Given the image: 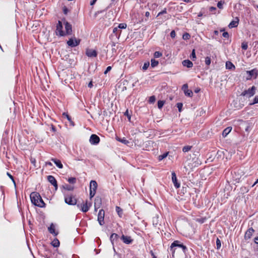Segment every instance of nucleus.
I'll return each instance as SVG.
<instances>
[{"mask_svg":"<svg viewBox=\"0 0 258 258\" xmlns=\"http://www.w3.org/2000/svg\"><path fill=\"white\" fill-rule=\"evenodd\" d=\"M241 48L243 50H246L248 48V45L247 42H242L241 44Z\"/></svg>","mask_w":258,"mask_h":258,"instance_id":"obj_47","label":"nucleus"},{"mask_svg":"<svg viewBox=\"0 0 258 258\" xmlns=\"http://www.w3.org/2000/svg\"><path fill=\"white\" fill-rule=\"evenodd\" d=\"M63 188L67 190L72 191L74 189V187L68 184H66L62 186Z\"/></svg>","mask_w":258,"mask_h":258,"instance_id":"obj_30","label":"nucleus"},{"mask_svg":"<svg viewBox=\"0 0 258 258\" xmlns=\"http://www.w3.org/2000/svg\"><path fill=\"white\" fill-rule=\"evenodd\" d=\"M224 2L222 1H220L217 3V7L220 9H222L223 8V4Z\"/></svg>","mask_w":258,"mask_h":258,"instance_id":"obj_46","label":"nucleus"},{"mask_svg":"<svg viewBox=\"0 0 258 258\" xmlns=\"http://www.w3.org/2000/svg\"><path fill=\"white\" fill-rule=\"evenodd\" d=\"M256 103H258V95L256 96L253 101V102L252 103H250V105L254 104Z\"/></svg>","mask_w":258,"mask_h":258,"instance_id":"obj_51","label":"nucleus"},{"mask_svg":"<svg viewBox=\"0 0 258 258\" xmlns=\"http://www.w3.org/2000/svg\"><path fill=\"white\" fill-rule=\"evenodd\" d=\"M116 212L118 214L119 217H121L123 214V211L122 209L120 208L119 207L116 206Z\"/></svg>","mask_w":258,"mask_h":258,"instance_id":"obj_29","label":"nucleus"},{"mask_svg":"<svg viewBox=\"0 0 258 258\" xmlns=\"http://www.w3.org/2000/svg\"><path fill=\"white\" fill-rule=\"evenodd\" d=\"M80 41L81 40L80 39H77L74 37V38L69 39L67 41V44L71 47H74L79 45Z\"/></svg>","mask_w":258,"mask_h":258,"instance_id":"obj_6","label":"nucleus"},{"mask_svg":"<svg viewBox=\"0 0 258 258\" xmlns=\"http://www.w3.org/2000/svg\"><path fill=\"white\" fill-rule=\"evenodd\" d=\"M38 204H39V205H40V206H38V207H41V208L44 207L45 206V204L43 202V201L41 197H40V198H39Z\"/></svg>","mask_w":258,"mask_h":258,"instance_id":"obj_34","label":"nucleus"},{"mask_svg":"<svg viewBox=\"0 0 258 258\" xmlns=\"http://www.w3.org/2000/svg\"><path fill=\"white\" fill-rule=\"evenodd\" d=\"M226 68L228 70H233L235 69V66L229 61L226 62Z\"/></svg>","mask_w":258,"mask_h":258,"instance_id":"obj_24","label":"nucleus"},{"mask_svg":"<svg viewBox=\"0 0 258 258\" xmlns=\"http://www.w3.org/2000/svg\"><path fill=\"white\" fill-rule=\"evenodd\" d=\"M64 24L65 26L66 31L64 32L66 34V35H69L72 34V25L70 24L68 22L64 21Z\"/></svg>","mask_w":258,"mask_h":258,"instance_id":"obj_11","label":"nucleus"},{"mask_svg":"<svg viewBox=\"0 0 258 258\" xmlns=\"http://www.w3.org/2000/svg\"><path fill=\"white\" fill-rule=\"evenodd\" d=\"M149 16H150V12H146L145 13V16L146 17L148 18Z\"/></svg>","mask_w":258,"mask_h":258,"instance_id":"obj_64","label":"nucleus"},{"mask_svg":"<svg viewBox=\"0 0 258 258\" xmlns=\"http://www.w3.org/2000/svg\"><path fill=\"white\" fill-rule=\"evenodd\" d=\"M86 54L90 57H96L97 55V52L92 49H87L86 51Z\"/></svg>","mask_w":258,"mask_h":258,"instance_id":"obj_14","label":"nucleus"},{"mask_svg":"<svg viewBox=\"0 0 258 258\" xmlns=\"http://www.w3.org/2000/svg\"><path fill=\"white\" fill-rule=\"evenodd\" d=\"M232 127H228L226 128H225L222 133V136L223 137H226L229 133L231 131Z\"/></svg>","mask_w":258,"mask_h":258,"instance_id":"obj_26","label":"nucleus"},{"mask_svg":"<svg viewBox=\"0 0 258 258\" xmlns=\"http://www.w3.org/2000/svg\"><path fill=\"white\" fill-rule=\"evenodd\" d=\"M247 73L248 74V77L250 78L252 77L256 78L258 74V71L256 69H254L251 71H247Z\"/></svg>","mask_w":258,"mask_h":258,"instance_id":"obj_17","label":"nucleus"},{"mask_svg":"<svg viewBox=\"0 0 258 258\" xmlns=\"http://www.w3.org/2000/svg\"><path fill=\"white\" fill-rule=\"evenodd\" d=\"M63 12L64 14H67L68 12V10L66 7H64L63 9Z\"/></svg>","mask_w":258,"mask_h":258,"instance_id":"obj_58","label":"nucleus"},{"mask_svg":"<svg viewBox=\"0 0 258 258\" xmlns=\"http://www.w3.org/2000/svg\"><path fill=\"white\" fill-rule=\"evenodd\" d=\"M51 160L55 163V164L58 168H59L60 169H61L63 168V165L61 163L60 160L55 159V158H52L51 159Z\"/></svg>","mask_w":258,"mask_h":258,"instance_id":"obj_21","label":"nucleus"},{"mask_svg":"<svg viewBox=\"0 0 258 258\" xmlns=\"http://www.w3.org/2000/svg\"><path fill=\"white\" fill-rule=\"evenodd\" d=\"M121 32V30L117 27H114L113 29V33L115 34L116 37L119 38Z\"/></svg>","mask_w":258,"mask_h":258,"instance_id":"obj_25","label":"nucleus"},{"mask_svg":"<svg viewBox=\"0 0 258 258\" xmlns=\"http://www.w3.org/2000/svg\"><path fill=\"white\" fill-rule=\"evenodd\" d=\"M62 29L63 26L62 22L60 21H58L56 29V34L57 35H59V36H64L66 35L65 32L62 30Z\"/></svg>","mask_w":258,"mask_h":258,"instance_id":"obj_4","label":"nucleus"},{"mask_svg":"<svg viewBox=\"0 0 258 258\" xmlns=\"http://www.w3.org/2000/svg\"><path fill=\"white\" fill-rule=\"evenodd\" d=\"M254 241L255 243L258 244V236L254 238Z\"/></svg>","mask_w":258,"mask_h":258,"instance_id":"obj_63","label":"nucleus"},{"mask_svg":"<svg viewBox=\"0 0 258 258\" xmlns=\"http://www.w3.org/2000/svg\"><path fill=\"white\" fill-rule=\"evenodd\" d=\"M182 106L183 105L182 103L179 102L176 104V106L178 108V111L179 112L181 111Z\"/></svg>","mask_w":258,"mask_h":258,"instance_id":"obj_48","label":"nucleus"},{"mask_svg":"<svg viewBox=\"0 0 258 258\" xmlns=\"http://www.w3.org/2000/svg\"><path fill=\"white\" fill-rule=\"evenodd\" d=\"M236 20L232 21L229 24V27L230 28L236 27L238 25L239 19L237 17L235 18Z\"/></svg>","mask_w":258,"mask_h":258,"instance_id":"obj_19","label":"nucleus"},{"mask_svg":"<svg viewBox=\"0 0 258 258\" xmlns=\"http://www.w3.org/2000/svg\"><path fill=\"white\" fill-rule=\"evenodd\" d=\"M7 174L8 175V176L12 180V181H13V182L14 183H15V180H14V177L9 172H7Z\"/></svg>","mask_w":258,"mask_h":258,"instance_id":"obj_55","label":"nucleus"},{"mask_svg":"<svg viewBox=\"0 0 258 258\" xmlns=\"http://www.w3.org/2000/svg\"><path fill=\"white\" fill-rule=\"evenodd\" d=\"M51 244L54 247H57L59 246V241L57 238H55L52 242Z\"/></svg>","mask_w":258,"mask_h":258,"instance_id":"obj_28","label":"nucleus"},{"mask_svg":"<svg viewBox=\"0 0 258 258\" xmlns=\"http://www.w3.org/2000/svg\"><path fill=\"white\" fill-rule=\"evenodd\" d=\"M256 90V88L254 86L251 87L250 88H249L248 90H244L241 94V95L243 96H246L248 97H250L252 96L255 94V91Z\"/></svg>","mask_w":258,"mask_h":258,"instance_id":"obj_3","label":"nucleus"},{"mask_svg":"<svg viewBox=\"0 0 258 258\" xmlns=\"http://www.w3.org/2000/svg\"><path fill=\"white\" fill-rule=\"evenodd\" d=\"M116 140L118 141H119V142H121V143H123V144H124L125 145H127L129 143V141L128 140H126L124 138H123L122 139H121V138H119L117 137L116 138Z\"/></svg>","mask_w":258,"mask_h":258,"instance_id":"obj_31","label":"nucleus"},{"mask_svg":"<svg viewBox=\"0 0 258 258\" xmlns=\"http://www.w3.org/2000/svg\"><path fill=\"white\" fill-rule=\"evenodd\" d=\"M176 36V33L174 30H172L170 33V36L171 38H174Z\"/></svg>","mask_w":258,"mask_h":258,"instance_id":"obj_53","label":"nucleus"},{"mask_svg":"<svg viewBox=\"0 0 258 258\" xmlns=\"http://www.w3.org/2000/svg\"><path fill=\"white\" fill-rule=\"evenodd\" d=\"M162 54L160 51H155L154 54V56L156 58L160 57L162 56Z\"/></svg>","mask_w":258,"mask_h":258,"instance_id":"obj_45","label":"nucleus"},{"mask_svg":"<svg viewBox=\"0 0 258 258\" xmlns=\"http://www.w3.org/2000/svg\"><path fill=\"white\" fill-rule=\"evenodd\" d=\"M190 58L191 59H192V60H194V59H195L196 58V52H195V49H193L191 52V53L190 54Z\"/></svg>","mask_w":258,"mask_h":258,"instance_id":"obj_49","label":"nucleus"},{"mask_svg":"<svg viewBox=\"0 0 258 258\" xmlns=\"http://www.w3.org/2000/svg\"><path fill=\"white\" fill-rule=\"evenodd\" d=\"M165 13H166V10H164L163 11H162V12H160L159 14H158V16L160 15H162L163 14H165Z\"/></svg>","mask_w":258,"mask_h":258,"instance_id":"obj_61","label":"nucleus"},{"mask_svg":"<svg viewBox=\"0 0 258 258\" xmlns=\"http://www.w3.org/2000/svg\"><path fill=\"white\" fill-rule=\"evenodd\" d=\"M96 1H97V0H92L90 2V5H91V6L94 5L95 4V3L96 2Z\"/></svg>","mask_w":258,"mask_h":258,"instance_id":"obj_60","label":"nucleus"},{"mask_svg":"<svg viewBox=\"0 0 258 258\" xmlns=\"http://www.w3.org/2000/svg\"><path fill=\"white\" fill-rule=\"evenodd\" d=\"M70 183L74 184L76 182V178L75 177L69 178L68 180Z\"/></svg>","mask_w":258,"mask_h":258,"instance_id":"obj_40","label":"nucleus"},{"mask_svg":"<svg viewBox=\"0 0 258 258\" xmlns=\"http://www.w3.org/2000/svg\"><path fill=\"white\" fill-rule=\"evenodd\" d=\"M209 10H210V11H211V12H213V11H214L216 10V7H210V8H209Z\"/></svg>","mask_w":258,"mask_h":258,"instance_id":"obj_57","label":"nucleus"},{"mask_svg":"<svg viewBox=\"0 0 258 258\" xmlns=\"http://www.w3.org/2000/svg\"><path fill=\"white\" fill-rule=\"evenodd\" d=\"M211 58L209 56H207L205 58V63L207 66H209L211 64Z\"/></svg>","mask_w":258,"mask_h":258,"instance_id":"obj_42","label":"nucleus"},{"mask_svg":"<svg viewBox=\"0 0 258 258\" xmlns=\"http://www.w3.org/2000/svg\"><path fill=\"white\" fill-rule=\"evenodd\" d=\"M222 36L224 38H228L229 37V34L228 32H223V33L222 34Z\"/></svg>","mask_w":258,"mask_h":258,"instance_id":"obj_56","label":"nucleus"},{"mask_svg":"<svg viewBox=\"0 0 258 258\" xmlns=\"http://www.w3.org/2000/svg\"><path fill=\"white\" fill-rule=\"evenodd\" d=\"M65 203L69 205H77V199L75 196L73 194H66L64 195Z\"/></svg>","mask_w":258,"mask_h":258,"instance_id":"obj_1","label":"nucleus"},{"mask_svg":"<svg viewBox=\"0 0 258 258\" xmlns=\"http://www.w3.org/2000/svg\"><path fill=\"white\" fill-rule=\"evenodd\" d=\"M104 11L105 10H103V11H98V12H96L95 13V17H96L98 14L103 13V12H104Z\"/></svg>","mask_w":258,"mask_h":258,"instance_id":"obj_59","label":"nucleus"},{"mask_svg":"<svg viewBox=\"0 0 258 258\" xmlns=\"http://www.w3.org/2000/svg\"><path fill=\"white\" fill-rule=\"evenodd\" d=\"M156 97L155 96H151L149 97L148 102L149 103H154L155 102Z\"/></svg>","mask_w":258,"mask_h":258,"instance_id":"obj_37","label":"nucleus"},{"mask_svg":"<svg viewBox=\"0 0 258 258\" xmlns=\"http://www.w3.org/2000/svg\"><path fill=\"white\" fill-rule=\"evenodd\" d=\"M176 246L181 248L182 249V250H183L184 253H185L187 250L186 246L185 245H184L182 243H180V242L178 240L174 241L172 243V244L170 246V248H173L174 247H176Z\"/></svg>","mask_w":258,"mask_h":258,"instance_id":"obj_5","label":"nucleus"},{"mask_svg":"<svg viewBox=\"0 0 258 258\" xmlns=\"http://www.w3.org/2000/svg\"><path fill=\"white\" fill-rule=\"evenodd\" d=\"M254 232V230L252 227L249 228L245 233L244 239L246 240L249 239L251 237Z\"/></svg>","mask_w":258,"mask_h":258,"instance_id":"obj_13","label":"nucleus"},{"mask_svg":"<svg viewBox=\"0 0 258 258\" xmlns=\"http://www.w3.org/2000/svg\"><path fill=\"white\" fill-rule=\"evenodd\" d=\"M62 116H64V117H66L67 119L70 122V123L73 125H74V122L72 121V119H71V116H69V115L66 113V112H63L62 113Z\"/></svg>","mask_w":258,"mask_h":258,"instance_id":"obj_32","label":"nucleus"},{"mask_svg":"<svg viewBox=\"0 0 258 258\" xmlns=\"http://www.w3.org/2000/svg\"><path fill=\"white\" fill-rule=\"evenodd\" d=\"M100 141V138L95 134H92L89 139V142L92 145H97Z\"/></svg>","mask_w":258,"mask_h":258,"instance_id":"obj_9","label":"nucleus"},{"mask_svg":"<svg viewBox=\"0 0 258 258\" xmlns=\"http://www.w3.org/2000/svg\"><path fill=\"white\" fill-rule=\"evenodd\" d=\"M97 183L95 180H91L90 183V190L96 191Z\"/></svg>","mask_w":258,"mask_h":258,"instance_id":"obj_22","label":"nucleus"},{"mask_svg":"<svg viewBox=\"0 0 258 258\" xmlns=\"http://www.w3.org/2000/svg\"><path fill=\"white\" fill-rule=\"evenodd\" d=\"M88 86V87H89L90 88L93 87V83H92V81H91L89 83Z\"/></svg>","mask_w":258,"mask_h":258,"instance_id":"obj_62","label":"nucleus"},{"mask_svg":"<svg viewBox=\"0 0 258 258\" xmlns=\"http://www.w3.org/2000/svg\"><path fill=\"white\" fill-rule=\"evenodd\" d=\"M104 215L105 211L103 209H101L100 210H99V213L98 214L97 220L101 226H102L104 224Z\"/></svg>","mask_w":258,"mask_h":258,"instance_id":"obj_8","label":"nucleus"},{"mask_svg":"<svg viewBox=\"0 0 258 258\" xmlns=\"http://www.w3.org/2000/svg\"><path fill=\"white\" fill-rule=\"evenodd\" d=\"M77 206L78 208L80 209L82 212L86 213L88 211L89 208L91 206V204H89V206H88V201H86L85 203H82L81 204H77Z\"/></svg>","mask_w":258,"mask_h":258,"instance_id":"obj_7","label":"nucleus"},{"mask_svg":"<svg viewBox=\"0 0 258 258\" xmlns=\"http://www.w3.org/2000/svg\"><path fill=\"white\" fill-rule=\"evenodd\" d=\"M102 204V200L101 198L97 197L95 198V202H94V208H99Z\"/></svg>","mask_w":258,"mask_h":258,"instance_id":"obj_18","label":"nucleus"},{"mask_svg":"<svg viewBox=\"0 0 258 258\" xmlns=\"http://www.w3.org/2000/svg\"><path fill=\"white\" fill-rule=\"evenodd\" d=\"M48 181L54 186L55 190H56L58 188L57 182L54 177L52 175H48L47 177Z\"/></svg>","mask_w":258,"mask_h":258,"instance_id":"obj_10","label":"nucleus"},{"mask_svg":"<svg viewBox=\"0 0 258 258\" xmlns=\"http://www.w3.org/2000/svg\"><path fill=\"white\" fill-rule=\"evenodd\" d=\"M126 24L125 23H120L119 24L118 26L117 27L120 30L122 29H125L126 28Z\"/></svg>","mask_w":258,"mask_h":258,"instance_id":"obj_39","label":"nucleus"},{"mask_svg":"<svg viewBox=\"0 0 258 258\" xmlns=\"http://www.w3.org/2000/svg\"><path fill=\"white\" fill-rule=\"evenodd\" d=\"M119 236L116 233H112L110 236V240L112 244H113V241L117 240Z\"/></svg>","mask_w":258,"mask_h":258,"instance_id":"obj_27","label":"nucleus"},{"mask_svg":"<svg viewBox=\"0 0 258 258\" xmlns=\"http://www.w3.org/2000/svg\"><path fill=\"white\" fill-rule=\"evenodd\" d=\"M164 103H165V101H164L159 100L158 101V103H157L158 108L159 109H161L163 107Z\"/></svg>","mask_w":258,"mask_h":258,"instance_id":"obj_35","label":"nucleus"},{"mask_svg":"<svg viewBox=\"0 0 258 258\" xmlns=\"http://www.w3.org/2000/svg\"><path fill=\"white\" fill-rule=\"evenodd\" d=\"M182 89L183 91L184 94L188 97H191L193 95L192 91L191 90L188 89V85L185 84H184L182 87Z\"/></svg>","mask_w":258,"mask_h":258,"instance_id":"obj_12","label":"nucleus"},{"mask_svg":"<svg viewBox=\"0 0 258 258\" xmlns=\"http://www.w3.org/2000/svg\"><path fill=\"white\" fill-rule=\"evenodd\" d=\"M111 66H108L107 67L106 70L105 71V72H104V74H106L108 72H109L111 70Z\"/></svg>","mask_w":258,"mask_h":258,"instance_id":"obj_54","label":"nucleus"},{"mask_svg":"<svg viewBox=\"0 0 258 258\" xmlns=\"http://www.w3.org/2000/svg\"><path fill=\"white\" fill-rule=\"evenodd\" d=\"M149 66H150V63L149 61L145 62L144 63V65L142 68L143 70H146L149 68Z\"/></svg>","mask_w":258,"mask_h":258,"instance_id":"obj_43","label":"nucleus"},{"mask_svg":"<svg viewBox=\"0 0 258 258\" xmlns=\"http://www.w3.org/2000/svg\"><path fill=\"white\" fill-rule=\"evenodd\" d=\"M120 239L123 241V243L126 244H131L133 241V239H132L131 236H125L123 234L122 235V236L120 237Z\"/></svg>","mask_w":258,"mask_h":258,"instance_id":"obj_15","label":"nucleus"},{"mask_svg":"<svg viewBox=\"0 0 258 258\" xmlns=\"http://www.w3.org/2000/svg\"><path fill=\"white\" fill-rule=\"evenodd\" d=\"M221 246V243L220 240L217 238L216 239V247L217 249H219Z\"/></svg>","mask_w":258,"mask_h":258,"instance_id":"obj_41","label":"nucleus"},{"mask_svg":"<svg viewBox=\"0 0 258 258\" xmlns=\"http://www.w3.org/2000/svg\"><path fill=\"white\" fill-rule=\"evenodd\" d=\"M151 67L152 68H154L158 66L159 64V62L158 60H155V59H151Z\"/></svg>","mask_w":258,"mask_h":258,"instance_id":"obj_33","label":"nucleus"},{"mask_svg":"<svg viewBox=\"0 0 258 258\" xmlns=\"http://www.w3.org/2000/svg\"><path fill=\"white\" fill-rule=\"evenodd\" d=\"M39 198H40V195L37 192H34L30 195V199L32 203L38 207L40 206L39 204H38Z\"/></svg>","mask_w":258,"mask_h":258,"instance_id":"obj_2","label":"nucleus"},{"mask_svg":"<svg viewBox=\"0 0 258 258\" xmlns=\"http://www.w3.org/2000/svg\"><path fill=\"white\" fill-rule=\"evenodd\" d=\"M182 64L184 67H186L188 68H190L193 66L192 62L189 59L184 60L182 62Z\"/></svg>","mask_w":258,"mask_h":258,"instance_id":"obj_20","label":"nucleus"},{"mask_svg":"<svg viewBox=\"0 0 258 258\" xmlns=\"http://www.w3.org/2000/svg\"><path fill=\"white\" fill-rule=\"evenodd\" d=\"M168 154V153H165L163 154L162 155H159L158 156V160L159 161H161V160L164 159L167 156Z\"/></svg>","mask_w":258,"mask_h":258,"instance_id":"obj_38","label":"nucleus"},{"mask_svg":"<svg viewBox=\"0 0 258 258\" xmlns=\"http://www.w3.org/2000/svg\"><path fill=\"white\" fill-rule=\"evenodd\" d=\"M124 115L127 116L129 121L131 120V115L128 113V110L127 109L125 112L124 113Z\"/></svg>","mask_w":258,"mask_h":258,"instance_id":"obj_50","label":"nucleus"},{"mask_svg":"<svg viewBox=\"0 0 258 258\" xmlns=\"http://www.w3.org/2000/svg\"><path fill=\"white\" fill-rule=\"evenodd\" d=\"M190 35L187 33H185L183 34V35H182V38L184 40L189 39L190 38Z\"/></svg>","mask_w":258,"mask_h":258,"instance_id":"obj_44","label":"nucleus"},{"mask_svg":"<svg viewBox=\"0 0 258 258\" xmlns=\"http://www.w3.org/2000/svg\"><path fill=\"white\" fill-rule=\"evenodd\" d=\"M49 232L53 234L54 236H56L58 234V232L55 231V227L53 224H51L48 227Z\"/></svg>","mask_w":258,"mask_h":258,"instance_id":"obj_23","label":"nucleus"},{"mask_svg":"<svg viewBox=\"0 0 258 258\" xmlns=\"http://www.w3.org/2000/svg\"><path fill=\"white\" fill-rule=\"evenodd\" d=\"M172 181L174 184V186L177 188L180 187V183L178 182L176 175L174 172H172Z\"/></svg>","mask_w":258,"mask_h":258,"instance_id":"obj_16","label":"nucleus"},{"mask_svg":"<svg viewBox=\"0 0 258 258\" xmlns=\"http://www.w3.org/2000/svg\"><path fill=\"white\" fill-rule=\"evenodd\" d=\"M96 194V191L95 190H90V197L91 199L93 198Z\"/></svg>","mask_w":258,"mask_h":258,"instance_id":"obj_52","label":"nucleus"},{"mask_svg":"<svg viewBox=\"0 0 258 258\" xmlns=\"http://www.w3.org/2000/svg\"><path fill=\"white\" fill-rule=\"evenodd\" d=\"M191 146H185L184 147H183L182 148V151L183 152H188L189 151H190L191 149Z\"/></svg>","mask_w":258,"mask_h":258,"instance_id":"obj_36","label":"nucleus"}]
</instances>
